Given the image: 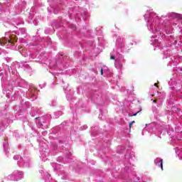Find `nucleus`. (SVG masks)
I'll return each mask as SVG.
<instances>
[{"label":"nucleus","mask_w":182,"mask_h":182,"mask_svg":"<svg viewBox=\"0 0 182 182\" xmlns=\"http://www.w3.org/2000/svg\"><path fill=\"white\" fill-rule=\"evenodd\" d=\"M15 42H18V38H16V36L11 35L9 39L6 38H2L0 39V45L1 46H8V43H11V45H14Z\"/></svg>","instance_id":"1"},{"label":"nucleus","mask_w":182,"mask_h":182,"mask_svg":"<svg viewBox=\"0 0 182 182\" xmlns=\"http://www.w3.org/2000/svg\"><path fill=\"white\" fill-rule=\"evenodd\" d=\"M139 112H141V110L138 111L137 112H136L135 114H134L132 115L129 114V117H133L134 116H137V114H139Z\"/></svg>","instance_id":"2"},{"label":"nucleus","mask_w":182,"mask_h":182,"mask_svg":"<svg viewBox=\"0 0 182 182\" xmlns=\"http://www.w3.org/2000/svg\"><path fill=\"white\" fill-rule=\"evenodd\" d=\"M159 163L161 164V170H163V159H160Z\"/></svg>","instance_id":"3"},{"label":"nucleus","mask_w":182,"mask_h":182,"mask_svg":"<svg viewBox=\"0 0 182 182\" xmlns=\"http://www.w3.org/2000/svg\"><path fill=\"white\" fill-rule=\"evenodd\" d=\"M136 123L134 121H132L129 123V129H132V126Z\"/></svg>","instance_id":"4"},{"label":"nucleus","mask_w":182,"mask_h":182,"mask_svg":"<svg viewBox=\"0 0 182 182\" xmlns=\"http://www.w3.org/2000/svg\"><path fill=\"white\" fill-rule=\"evenodd\" d=\"M110 59H111V60L116 59V57H115L114 55H111V56H110Z\"/></svg>","instance_id":"5"},{"label":"nucleus","mask_w":182,"mask_h":182,"mask_svg":"<svg viewBox=\"0 0 182 182\" xmlns=\"http://www.w3.org/2000/svg\"><path fill=\"white\" fill-rule=\"evenodd\" d=\"M153 103H157V100H154Z\"/></svg>","instance_id":"6"},{"label":"nucleus","mask_w":182,"mask_h":182,"mask_svg":"<svg viewBox=\"0 0 182 182\" xmlns=\"http://www.w3.org/2000/svg\"><path fill=\"white\" fill-rule=\"evenodd\" d=\"M154 86H156V87H159V84L155 83V84H154Z\"/></svg>","instance_id":"7"},{"label":"nucleus","mask_w":182,"mask_h":182,"mask_svg":"<svg viewBox=\"0 0 182 182\" xmlns=\"http://www.w3.org/2000/svg\"><path fill=\"white\" fill-rule=\"evenodd\" d=\"M101 75H103V69H101Z\"/></svg>","instance_id":"8"}]
</instances>
